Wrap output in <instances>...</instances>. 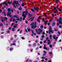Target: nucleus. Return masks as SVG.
I'll use <instances>...</instances> for the list:
<instances>
[{
	"mask_svg": "<svg viewBox=\"0 0 62 62\" xmlns=\"http://www.w3.org/2000/svg\"><path fill=\"white\" fill-rule=\"evenodd\" d=\"M16 4V5H17L18 4V6H20V4H19V2H18V1H16V0H15L14 1V2H13L12 5L14 6V8H17V7H16V5L15 4Z\"/></svg>",
	"mask_w": 62,
	"mask_h": 62,
	"instance_id": "1",
	"label": "nucleus"
},
{
	"mask_svg": "<svg viewBox=\"0 0 62 62\" xmlns=\"http://www.w3.org/2000/svg\"><path fill=\"white\" fill-rule=\"evenodd\" d=\"M28 13V11L26 10L25 11H24L23 12L22 16V17L24 16V17L25 18H26V15H27Z\"/></svg>",
	"mask_w": 62,
	"mask_h": 62,
	"instance_id": "2",
	"label": "nucleus"
},
{
	"mask_svg": "<svg viewBox=\"0 0 62 62\" xmlns=\"http://www.w3.org/2000/svg\"><path fill=\"white\" fill-rule=\"evenodd\" d=\"M57 22H59V23L61 24H62V22L61 21V17H60L59 18V19H57Z\"/></svg>",
	"mask_w": 62,
	"mask_h": 62,
	"instance_id": "3",
	"label": "nucleus"
},
{
	"mask_svg": "<svg viewBox=\"0 0 62 62\" xmlns=\"http://www.w3.org/2000/svg\"><path fill=\"white\" fill-rule=\"evenodd\" d=\"M56 36V35H53V37L54 39H55V41H57V39H58V37H56V38L55 37Z\"/></svg>",
	"mask_w": 62,
	"mask_h": 62,
	"instance_id": "4",
	"label": "nucleus"
},
{
	"mask_svg": "<svg viewBox=\"0 0 62 62\" xmlns=\"http://www.w3.org/2000/svg\"><path fill=\"white\" fill-rule=\"evenodd\" d=\"M39 31H40V32L39 31L38 32H37V33L38 34V35H39L41 33H42V29H41L40 28L39 29Z\"/></svg>",
	"mask_w": 62,
	"mask_h": 62,
	"instance_id": "5",
	"label": "nucleus"
},
{
	"mask_svg": "<svg viewBox=\"0 0 62 62\" xmlns=\"http://www.w3.org/2000/svg\"><path fill=\"white\" fill-rule=\"evenodd\" d=\"M11 13L10 12H8L7 13V16H9V17H12V15H11Z\"/></svg>",
	"mask_w": 62,
	"mask_h": 62,
	"instance_id": "6",
	"label": "nucleus"
},
{
	"mask_svg": "<svg viewBox=\"0 0 62 62\" xmlns=\"http://www.w3.org/2000/svg\"><path fill=\"white\" fill-rule=\"evenodd\" d=\"M3 3L4 5H5H5L6 6H8V3H7V2L5 1H4L3 2Z\"/></svg>",
	"mask_w": 62,
	"mask_h": 62,
	"instance_id": "7",
	"label": "nucleus"
},
{
	"mask_svg": "<svg viewBox=\"0 0 62 62\" xmlns=\"http://www.w3.org/2000/svg\"><path fill=\"white\" fill-rule=\"evenodd\" d=\"M34 9H35V10H37L39 9V7H34Z\"/></svg>",
	"mask_w": 62,
	"mask_h": 62,
	"instance_id": "8",
	"label": "nucleus"
},
{
	"mask_svg": "<svg viewBox=\"0 0 62 62\" xmlns=\"http://www.w3.org/2000/svg\"><path fill=\"white\" fill-rule=\"evenodd\" d=\"M56 8L57 9H58L59 8H58V6H57V7H55V8L54 7L53 9H56Z\"/></svg>",
	"mask_w": 62,
	"mask_h": 62,
	"instance_id": "9",
	"label": "nucleus"
},
{
	"mask_svg": "<svg viewBox=\"0 0 62 62\" xmlns=\"http://www.w3.org/2000/svg\"><path fill=\"white\" fill-rule=\"evenodd\" d=\"M2 13L4 14V16H6V12L4 10L3 12H2Z\"/></svg>",
	"mask_w": 62,
	"mask_h": 62,
	"instance_id": "10",
	"label": "nucleus"
},
{
	"mask_svg": "<svg viewBox=\"0 0 62 62\" xmlns=\"http://www.w3.org/2000/svg\"><path fill=\"white\" fill-rule=\"evenodd\" d=\"M27 30L28 32H30L31 31V30L30 28H27Z\"/></svg>",
	"mask_w": 62,
	"mask_h": 62,
	"instance_id": "11",
	"label": "nucleus"
},
{
	"mask_svg": "<svg viewBox=\"0 0 62 62\" xmlns=\"http://www.w3.org/2000/svg\"><path fill=\"white\" fill-rule=\"evenodd\" d=\"M4 19H3L2 20L1 22H3V23L4 25H6V23L5 22H4Z\"/></svg>",
	"mask_w": 62,
	"mask_h": 62,
	"instance_id": "12",
	"label": "nucleus"
},
{
	"mask_svg": "<svg viewBox=\"0 0 62 62\" xmlns=\"http://www.w3.org/2000/svg\"><path fill=\"white\" fill-rule=\"evenodd\" d=\"M8 12H10V11H11V9L10 8H8Z\"/></svg>",
	"mask_w": 62,
	"mask_h": 62,
	"instance_id": "13",
	"label": "nucleus"
},
{
	"mask_svg": "<svg viewBox=\"0 0 62 62\" xmlns=\"http://www.w3.org/2000/svg\"><path fill=\"white\" fill-rule=\"evenodd\" d=\"M44 23H45L46 24V23H48V21L46 20V21H45V20L44 21Z\"/></svg>",
	"mask_w": 62,
	"mask_h": 62,
	"instance_id": "14",
	"label": "nucleus"
},
{
	"mask_svg": "<svg viewBox=\"0 0 62 62\" xmlns=\"http://www.w3.org/2000/svg\"><path fill=\"white\" fill-rule=\"evenodd\" d=\"M49 31L51 33H54V31H52V30L50 29L49 30Z\"/></svg>",
	"mask_w": 62,
	"mask_h": 62,
	"instance_id": "15",
	"label": "nucleus"
},
{
	"mask_svg": "<svg viewBox=\"0 0 62 62\" xmlns=\"http://www.w3.org/2000/svg\"><path fill=\"white\" fill-rule=\"evenodd\" d=\"M55 23L54 22V23H52V26H55Z\"/></svg>",
	"mask_w": 62,
	"mask_h": 62,
	"instance_id": "16",
	"label": "nucleus"
},
{
	"mask_svg": "<svg viewBox=\"0 0 62 62\" xmlns=\"http://www.w3.org/2000/svg\"><path fill=\"white\" fill-rule=\"evenodd\" d=\"M12 3V1H10V2H8V4H11V3Z\"/></svg>",
	"mask_w": 62,
	"mask_h": 62,
	"instance_id": "17",
	"label": "nucleus"
},
{
	"mask_svg": "<svg viewBox=\"0 0 62 62\" xmlns=\"http://www.w3.org/2000/svg\"><path fill=\"white\" fill-rule=\"evenodd\" d=\"M31 11H32V12H34V11H35V10H34V9L32 8H31Z\"/></svg>",
	"mask_w": 62,
	"mask_h": 62,
	"instance_id": "18",
	"label": "nucleus"
},
{
	"mask_svg": "<svg viewBox=\"0 0 62 62\" xmlns=\"http://www.w3.org/2000/svg\"><path fill=\"white\" fill-rule=\"evenodd\" d=\"M43 16H44V17H46V14L45 13H44V15Z\"/></svg>",
	"mask_w": 62,
	"mask_h": 62,
	"instance_id": "19",
	"label": "nucleus"
},
{
	"mask_svg": "<svg viewBox=\"0 0 62 62\" xmlns=\"http://www.w3.org/2000/svg\"><path fill=\"white\" fill-rule=\"evenodd\" d=\"M57 9H55V10L54 12V13H56V12H57Z\"/></svg>",
	"mask_w": 62,
	"mask_h": 62,
	"instance_id": "20",
	"label": "nucleus"
},
{
	"mask_svg": "<svg viewBox=\"0 0 62 62\" xmlns=\"http://www.w3.org/2000/svg\"><path fill=\"white\" fill-rule=\"evenodd\" d=\"M46 50H47V51H49V50H50V49H49L48 47H46Z\"/></svg>",
	"mask_w": 62,
	"mask_h": 62,
	"instance_id": "21",
	"label": "nucleus"
},
{
	"mask_svg": "<svg viewBox=\"0 0 62 62\" xmlns=\"http://www.w3.org/2000/svg\"><path fill=\"white\" fill-rule=\"evenodd\" d=\"M40 27L41 28V29H42V28H43V25H42L40 26Z\"/></svg>",
	"mask_w": 62,
	"mask_h": 62,
	"instance_id": "22",
	"label": "nucleus"
},
{
	"mask_svg": "<svg viewBox=\"0 0 62 62\" xmlns=\"http://www.w3.org/2000/svg\"><path fill=\"white\" fill-rule=\"evenodd\" d=\"M41 37L42 38H44L45 37V36L44 35H42L41 36Z\"/></svg>",
	"mask_w": 62,
	"mask_h": 62,
	"instance_id": "23",
	"label": "nucleus"
},
{
	"mask_svg": "<svg viewBox=\"0 0 62 62\" xmlns=\"http://www.w3.org/2000/svg\"><path fill=\"white\" fill-rule=\"evenodd\" d=\"M20 22H22V17L21 16L20 17Z\"/></svg>",
	"mask_w": 62,
	"mask_h": 62,
	"instance_id": "24",
	"label": "nucleus"
},
{
	"mask_svg": "<svg viewBox=\"0 0 62 62\" xmlns=\"http://www.w3.org/2000/svg\"><path fill=\"white\" fill-rule=\"evenodd\" d=\"M21 6L22 7H24V3H23L22 4Z\"/></svg>",
	"mask_w": 62,
	"mask_h": 62,
	"instance_id": "25",
	"label": "nucleus"
},
{
	"mask_svg": "<svg viewBox=\"0 0 62 62\" xmlns=\"http://www.w3.org/2000/svg\"><path fill=\"white\" fill-rule=\"evenodd\" d=\"M34 23H35V22H34L33 23H31V24L30 25L31 26H32V25H34Z\"/></svg>",
	"mask_w": 62,
	"mask_h": 62,
	"instance_id": "26",
	"label": "nucleus"
},
{
	"mask_svg": "<svg viewBox=\"0 0 62 62\" xmlns=\"http://www.w3.org/2000/svg\"><path fill=\"white\" fill-rule=\"evenodd\" d=\"M9 50L10 51H12V50H13V49L12 48H10Z\"/></svg>",
	"mask_w": 62,
	"mask_h": 62,
	"instance_id": "27",
	"label": "nucleus"
},
{
	"mask_svg": "<svg viewBox=\"0 0 62 62\" xmlns=\"http://www.w3.org/2000/svg\"><path fill=\"white\" fill-rule=\"evenodd\" d=\"M10 39L11 41H12L13 39V37H12Z\"/></svg>",
	"mask_w": 62,
	"mask_h": 62,
	"instance_id": "28",
	"label": "nucleus"
},
{
	"mask_svg": "<svg viewBox=\"0 0 62 62\" xmlns=\"http://www.w3.org/2000/svg\"><path fill=\"white\" fill-rule=\"evenodd\" d=\"M33 46L35 47L36 46V43H34L33 44Z\"/></svg>",
	"mask_w": 62,
	"mask_h": 62,
	"instance_id": "29",
	"label": "nucleus"
},
{
	"mask_svg": "<svg viewBox=\"0 0 62 62\" xmlns=\"http://www.w3.org/2000/svg\"><path fill=\"white\" fill-rule=\"evenodd\" d=\"M12 30L13 31H15V30L14 29V28H12Z\"/></svg>",
	"mask_w": 62,
	"mask_h": 62,
	"instance_id": "30",
	"label": "nucleus"
},
{
	"mask_svg": "<svg viewBox=\"0 0 62 62\" xmlns=\"http://www.w3.org/2000/svg\"><path fill=\"white\" fill-rule=\"evenodd\" d=\"M58 34H59V35H60V34H61V33H60V32L59 31H58Z\"/></svg>",
	"mask_w": 62,
	"mask_h": 62,
	"instance_id": "31",
	"label": "nucleus"
},
{
	"mask_svg": "<svg viewBox=\"0 0 62 62\" xmlns=\"http://www.w3.org/2000/svg\"><path fill=\"white\" fill-rule=\"evenodd\" d=\"M40 40H41V41H42V40H43V38L41 37L40 39Z\"/></svg>",
	"mask_w": 62,
	"mask_h": 62,
	"instance_id": "32",
	"label": "nucleus"
},
{
	"mask_svg": "<svg viewBox=\"0 0 62 62\" xmlns=\"http://www.w3.org/2000/svg\"><path fill=\"white\" fill-rule=\"evenodd\" d=\"M23 32V31L22 30H21L20 32V34H22Z\"/></svg>",
	"mask_w": 62,
	"mask_h": 62,
	"instance_id": "33",
	"label": "nucleus"
},
{
	"mask_svg": "<svg viewBox=\"0 0 62 62\" xmlns=\"http://www.w3.org/2000/svg\"><path fill=\"white\" fill-rule=\"evenodd\" d=\"M16 21H19L20 20V18L18 17V18L16 19Z\"/></svg>",
	"mask_w": 62,
	"mask_h": 62,
	"instance_id": "34",
	"label": "nucleus"
},
{
	"mask_svg": "<svg viewBox=\"0 0 62 62\" xmlns=\"http://www.w3.org/2000/svg\"><path fill=\"white\" fill-rule=\"evenodd\" d=\"M3 25V24L2 23L0 24V26H2Z\"/></svg>",
	"mask_w": 62,
	"mask_h": 62,
	"instance_id": "35",
	"label": "nucleus"
},
{
	"mask_svg": "<svg viewBox=\"0 0 62 62\" xmlns=\"http://www.w3.org/2000/svg\"><path fill=\"white\" fill-rule=\"evenodd\" d=\"M1 39H3L4 38V36L3 35L1 36Z\"/></svg>",
	"mask_w": 62,
	"mask_h": 62,
	"instance_id": "36",
	"label": "nucleus"
},
{
	"mask_svg": "<svg viewBox=\"0 0 62 62\" xmlns=\"http://www.w3.org/2000/svg\"><path fill=\"white\" fill-rule=\"evenodd\" d=\"M45 57L43 56L41 58L42 59H45Z\"/></svg>",
	"mask_w": 62,
	"mask_h": 62,
	"instance_id": "37",
	"label": "nucleus"
},
{
	"mask_svg": "<svg viewBox=\"0 0 62 62\" xmlns=\"http://www.w3.org/2000/svg\"><path fill=\"white\" fill-rule=\"evenodd\" d=\"M49 47H50V48H52V45L51 44H50L49 45Z\"/></svg>",
	"mask_w": 62,
	"mask_h": 62,
	"instance_id": "38",
	"label": "nucleus"
},
{
	"mask_svg": "<svg viewBox=\"0 0 62 62\" xmlns=\"http://www.w3.org/2000/svg\"><path fill=\"white\" fill-rule=\"evenodd\" d=\"M7 33H10V31H9L8 30L7 31Z\"/></svg>",
	"mask_w": 62,
	"mask_h": 62,
	"instance_id": "39",
	"label": "nucleus"
},
{
	"mask_svg": "<svg viewBox=\"0 0 62 62\" xmlns=\"http://www.w3.org/2000/svg\"><path fill=\"white\" fill-rule=\"evenodd\" d=\"M29 17H32V15H30V13H29Z\"/></svg>",
	"mask_w": 62,
	"mask_h": 62,
	"instance_id": "40",
	"label": "nucleus"
},
{
	"mask_svg": "<svg viewBox=\"0 0 62 62\" xmlns=\"http://www.w3.org/2000/svg\"><path fill=\"white\" fill-rule=\"evenodd\" d=\"M52 35H50L49 36V38H50V39H52Z\"/></svg>",
	"mask_w": 62,
	"mask_h": 62,
	"instance_id": "41",
	"label": "nucleus"
},
{
	"mask_svg": "<svg viewBox=\"0 0 62 62\" xmlns=\"http://www.w3.org/2000/svg\"><path fill=\"white\" fill-rule=\"evenodd\" d=\"M13 43H16V41H14L12 42Z\"/></svg>",
	"mask_w": 62,
	"mask_h": 62,
	"instance_id": "42",
	"label": "nucleus"
},
{
	"mask_svg": "<svg viewBox=\"0 0 62 62\" xmlns=\"http://www.w3.org/2000/svg\"><path fill=\"white\" fill-rule=\"evenodd\" d=\"M15 20H16L15 19H13V22H15Z\"/></svg>",
	"mask_w": 62,
	"mask_h": 62,
	"instance_id": "43",
	"label": "nucleus"
},
{
	"mask_svg": "<svg viewBox=\"0 0 62 62\" xmlns=\"http://www.w3.org/2000/svg\"><path fill=\"white\" fill-rule=\"evenodd\" d=\"M42 35H45V32L43 31L42 33Z\"/></svg>",
	"mask_w": 62,
	"mask_h": 62,
	"instance_id": "44",
	"label": "nucleus"
},
{
	"mask_svg": "<svg viewBox=\"0 0 62 62\" xmlns=\"http://www.w3.org/2000/svg\"><path fill=\"white\" fill-rule=\"evenodd\" d=\"M4 19H6V20H8V18L7 17H4Z\"/></svg>",
	"mask_w": 62,
	"mask_h": 62,
	"instance_id": "45",
	"label": "nucleus"
},
{
	"mask_svg": "<svg viewBox=\"0 0 62 62\" xmlns=\"http://www.w3.org/2000/svg\"><path fill=\"white\" fill-rule=\"evenodd\" d=\"M48 39H49V38H48V37H47L46 38V40L47 41V40H48Z\"/></svg>",
	"mask_w": 62,
	"mask_h": 62,
	"instance_id": "46",
	"label": "nucleus"
},
{
	"mask_svg": "<svg viewBox=\"0 0 62 62\" xmlns=\"http://www.w3.org/2000/svg\"><path fill=\"white\" fill-rule=\"evenodd\" d=\"M14 36L15 38H16V37H17V35H15Z\"/></svg>",
	"mask_w": 62,
	"mask_h": 62,
	"instance_id": "47",
	"label": "nucleus"
},
{
	"mask_svg": "<svg viewBox=\"0 0 62 62\" xmlns=\"http://www.w3.org/2000/svg\"><path fill=\"white\" fill-rule=\"evenodd\" d=\"M14 23H12V25H11V26H13V25H14Z\"/></svg>",
	"mask_w": 62,
	"mask_h": 62,
	"instance_id": "48",
	"label": "nucleus"
},
{
	"mask_svg": "<svg viewBox=\"0 0 62 62\" xmlns=\"http://www.w3.org/2000/svg\"><path fill=\"white\" fill-rule=\"evenodd\" d=\"M54 31H57L58 30H57L56 29H54Z\"/></svg>",
	"mask_w": 62,
	"mask_h": 62,
	"instance_id": "49",
	"label": "nucleus"
},
{
	"mask_svg": "<svg viewBox=\"0 0 62 62\" xmlns=\"http://www.w3.org/2000/svg\"><path fill=\"white\" fill-rule=\"evenodd\" d=\"M46 42H47V41H46V40H44V43H46Z\"/></svg>",
	"mask_w": 62,
	"mask_h": 62,
	"instance_id": "50",
	"label": "nucleus"
},
{
	"mask_svg": "<svg viewBox=\"0 0 62 62\" xmlns=\"http://www.w3.org/2000/svg\"><path fill=\"white\" fill-rule=\"evenodd\" d=\"M51 43V42L47 43L48 45H49Z\"/></svg>",
	"mask_w": 62,
	"mask_h": 62,
	"instance_id": "51",
	"label": "nucleus"
},
{
	"mask_svg": "<svg viewBox=\"0 0 62 62\" xmlns=\"http://www.w3.org/2000/svg\"><path fill=\"white\" fill-rule=\"evenodd\" d=\"M31 45L30 44H29L28 45V47H31Z\"/></svg>",
	"mask_w": 62,
	"mask_h": 62,
	"instance_id": "52",
	"label": "nucleus"
},
{
	"mask_svg": "<svg viewBox=\"0 0 62 62\" xmlns=\"http://www.w3.org/2000/svg\"><path fill=\"white\" fill-rule=\"evenodd\" d=\"M59 10V11H62V10L60 9H58Z\"/></svg>",
	"mask_w": 62,
	"mask_h": 62,
	"instance_id": "53",
	"label": "nucleus"
},
{
	"mask_svg": "<svg viewBox=\"0 0 62 62\" xmlns=\"http://www.w3.org/2000/svg\"><path fill=\"white\" fill-rule=\"evenodd\" d=\"M22 39H25V38H24L22 37Z\"/></svg>",
	"mask_w": 62,
	"mask_h": 62,
	"instance_id": "54",
	"label": "nucleus"
},
{
	"mask_svg": "<svg viewBox=\"0 0 62 62\" xmlns=\"http://www.w3.org/2000/svg\"><path fill=\"white\" fill-rule=\"evenodd\" d=\"M32 62V61L31 60H29L28 62Z\"/></svg>",
	"mask_w": 62,
	"mask_h": 62,
	"instance_id": "55",
	"label": "nucleus"
},
{
	"mask_svg": "<svg viewBox=\"0 0 62 62\" xmlns=\"http://www.w3.org/2000/svg\"><path fill=\"white\" fill-rule=\"evenodd\" d=\"M39 47H37L36 48V50H38L39 49Z\"/></svg>",
	"mask_w": 62,
	"mask_h": 62,
	"instance_id": "56",
	"label": "nucleus"
},
{
	"mask_svg": "<svg viewBox=\"0 0 62 62\" xmlns=\"http://www.w3.org/2000/svg\"><path fill=\"white\" fill-rule=\"evenodd\" d=\"M15 26H16V27L17 26H18V24H15Z\"/></svg>",
	"mask_w": 62,
	"mask_h": 62,
	"instance_id": "57",
	"label": "nucleus"
},
{
	"mask_svg": "<svg viewBox=\"0 0 62 62\" xmlns=\"http://www.w3.org/2000/svg\"><path fill=\"white\" fill-rule=\"evenodd\" d=\"M22 8H19V10H22Z\"/></svg>",
	"mask_w": 62,
	"mask_h": 62,
	"instance_id": "58",
	"label": "nucleus"
},
{
	"mask_svg": "<svg viewBox=\"0 0 62 62\" xmlns=\"http://www.w3.org/2000/svg\"><path fill=\"white\" fill-rule=\"evenodd\" d=\"M42 43H43L41 41H40V44H42Z\"/></svg>",
	"mask_w": 62,
	"mask_h": 62,
	"instance_id": "59",
	"label": "nucleus"
},
{
	"mask_svg": "<svg viewBox=\"0 0 62 62\" xmlns=\"http://www.w3.org/2000/svg\"><path fill=\"white\" fill-rule=\"evenodd\" d=\"M32 27V29H34V25H33L31 27Z\"/></svg>",
	"mask_w": 62,
	"mask_h": 62,
	"instance_id": "60",
	"label": "nucleus"
},
{
	"mask_svg": "<svg viewBox=\"0 0 62 62\" xmlns=\"http://www.w3.org/2000/svg\"><path fill=\"white\" fill-rule=\"evenodd\" d=\"M59 27L60 28H62V26L61 25H60L59 26Z\"/></svg>",
	"mask_w": 62,
	"mask_h": 62,
	"instance_id": "61",
	"label": "nucleus"
},
{
	"mask_svg": "<svg viewBox=\"0 0 62 62\" xmlns=\"http://www.w3.org/2000/svg\"><path fill=\"white\" fill-rule=\"evenodd\" d=\"M31 32L32 33H34V31L33 30H31Z\"/></svg>",
	"mask_w": 62,
	"mask_h": 62,
	"instance_id": "62",
	"label": "nucleus"
},
{
	"mask_svg": "<svg viewBox=\"0 0 62 62\" xmlns=\"http://www.w3.org/2000/svg\"><path fill=\"white\" fill-rule=\"evenodd\" d=\"M49 54H52V53L51 52H50Z\"/></svg>",
	"mask_w": 62,
	"mask_h": 62,
	"instance_id": "63",
	"label": "nucleus"
},
{
	"mask_svg": "<svg viewBox=\"0 0 62 62\" xmlns=\"http://www.w3.org/2000/svg\"><path fill=\"white\" fill-rule=\"evenodd\" d=\"M39 19H37V22H39Z\"/></svg>",
	"mask_w": 62,
	"mask_h": 62,
	"instance_id": "64",
	"label": "nucleus"
}]
</instances>
